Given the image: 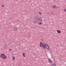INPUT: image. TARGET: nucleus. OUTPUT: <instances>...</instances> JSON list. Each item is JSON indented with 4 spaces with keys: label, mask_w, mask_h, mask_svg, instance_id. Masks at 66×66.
<instances>
[{
    "label": "nucleus",
    "mask_w": 66,
    "mask_h": 66,
    "mask_svg": "<svg viewBox=\"0 0 66 66\" xmlns=\"http://www.w3.org/2000/svg\"><path fill=\"white\" fill-rule=\"evenodd\" d=\"M0 57L1 59H3V60L6 59L7 57L4 54H1L0 55Z\"/></svg>",
    "instance_id": "f257e3e1"
},
{
    "label": "nucleus",
    "mask_w": 66,
    "mask_h": 66,
    "mask_svg": "<svg viewBox=\"0 0 66 66\" xmlns=\"http://www.w3.org/2000/svg\"><path fill=\"white\" fill-rule=\"evenodd\" d=\"M37 18V20L38 22H40L43 21V20L42 19L39 17H38V16L36 17Z\"/></svg>",
    "instance_id": "f03ea898"
},
{
    "label": "nucleus",
    "mask_w": 66,
    "mask_h": 66,
    "mask_svg": "<svg viewBox=\"0 0 66 66\" xmlns=\"http://www.w3.org/2000/svg\"><path fill=\"white\" fill-rule=\"evenodd\" d=\"M37 17H36L34 18V20L33 21V22H34V23H37L38 22V21H37Z\"/></svg>",
    "instance_id": "7ed1b4c3"
},
{
    "label": "nucleus",
    "mask_w": 66,
    "mask_h": 66,
    "mask_svg": "<svg viewBox=\"0 0 66 66\" xmlns=\"http://www.w3.org/2000/svg\"><path fill=\"white\" fill-rule=\"evenodd\" d=\"M47 44H42V47H43V49H46V45H47Z\"/></svg>",
    "instance_id": "20e7f679"
},
{
    "label": "nucleus",
    "mask_w": 66,
    "mask_h": 66,
    "mask_svg": "<svg viewBox=\"0 0 66 66\" xmlns=\"http://www.w3.org/2000/svg\"><path fill=\"white\" fill-rule=\"evenodd\" d=\"M45 48H46L47 50H49V46L47 44L45 47Z\"/></svg>",
    "instance_id": "39448f33"
},
{
    "label": "nucleus",
    "mask_w": 66,
    "mask_h": 66,
    "mask_svg": "<svg viewBox=\"0 0 66 66\" xmlns=\"http://www.w3.org/2000/svg\"><path fill=\"white\" fill-rule=\"evenodd\" d=\"M48 60L50 63H52V60H51L50 59H48Z\"/></svg>",
    "instance_id": "423d86ee"
},
{
    "label": "nucleus",
    "mask_w": 66,
    "mask_h": 66,
    "mask_svg": "<svg viewBox=\"0 0 66 66\" xmlns=\"http://www.w3.org/2000/svg\"><path fill=\"white\" fill-rule=\"evenodd\" d=\"M57 31L58 33H61V31L59 30H57Z\"/></svg>",
    "instance_id": "0eeeda50"
},
{
    "label": "nucleus",
    "mask_w": 66,
    "mask_h": 66,
    "mask_svg": "<svg viewBox=\"0 0 66 66\" xmlns=\"http://www.w3.org/2000/svg\"><path fill=\"white\" fill-rule=\"evenodd\" d=\"M17 28L16 27H15L14 28V31H17Z\"/></svg>",
    "instance_id": "6e6552de"
},
{
    "label": "nucleus",
    "mask_w": 66,
    "mask_h": 66,
    "mask_svg": "<svg viewBox=\"0 0 66 66\" xmlns=\"http://www.w3.org/2000/svg\"><path fill=\"white\" fill-rule=\"evenodd\" d=\"M56 6H55V5L54 6H52V8H53L54 9L55 7H56Z\"/></svg>",
    "instance_id": "1a4fd4ad"
},
{
    "label": "nucleus",
    "mask_w": 66,
    "mask_h": 66,
    "mask_svg": "<svg viewBox=\"0 0 66 66\" xmlns=\"http://www.w3.org/2000/svg\"><path fill=\"white\" fill-rule=\"evenodd\" d=\"M42 42H40V43L39 46L40 47H42Z\"/></svg>",
    "instance_id": "9d476101"
},
{
    "label": "nucleus",
    "mask_w": 66,
    "mask_h": 66,
    "mask_svg": "<svg viewBox=\"0 0 66 66\" xmlns=\"http://www.w3.org/2000/svg\"><path fill=\"white\" fill-rule=\"evenodd\" d=\"M24 57H25L26 56V54L24 53H22Z\"/></svg>",
    "instance_id": "9b49d317"
},
{
    "label": "nucleus",
    "mask_w": 66,
    "mask_h": 66,
    "mask_svg": "<svg viewBox=\"0 0 66 66\" xmlns=\"http://www.w3.org/2000/svg\"><path fill=\"white\" fill-rule=\"evenodd\" d=\"M12 58H13V60H15V57L13 56L12 57Z\"/></svg>",
    "instance_id": "f8f14e48"
},
{
    "label": "nucleus",
    "mask_w": 66,
    "mask_h": 66,
    "mask_svg": "<svg viewBox=\"0 0 66 66\" xmlns=\"http://www.w3.org/2000/svg\"><path fill=\"white\" fill-rule=\"evenodd\" d=\"M51 66H55V64H53L51 65Z\"/></svg>",
    "instance_id": "ddd939ff"
},
{
    "label": "nucleus",
    "mask_w": 66,
    "mask_h": 66,
    "mask_svg": "<svg viewBox=\"0 0 66 66\" xmlns=\"http://www.w3.org/2000/svg\"><path fill=\"white\" fill-rule=\"evenodd\" d=\"M7 47V46H6V45H5V46H4V48H6Z\"/></svg>",
    "instance_id": "4468645a"
},
{
    "label": "nucleus",
    "mask_w": 66,
    "mask_h": 66,
    "mask_svg": "<svg viewBox=\"0 0 66 66\" xmlns=\"http://www.w3.org/2000/svg\"><path fill=\"white\" fill-rule=\"evenodd\" d=\"M39 25H41V24H42V23L40 22L39 23Z\"/></svg>",
    "instance_id": "2eb2a0df"
},
{
    "label": "nucleus",
    "mask_w": 66,
    "mask_h": 66,
    "mask_svg": "<svg viewBox=\"0 0 66 66\" xmlns=\"http://www.w3.org/2000/svg\"><path fill=\"white\" fill-rule=\"evenodd\" d=\"M39 14H40V15H42V13H41L40 12H39Z\"/></svg>",
    "instance_id": "dca6fc26"
},
{
    "label": "nucleus",
    "mask_w": 66,
    "mask_h": 66,
    "mask_svg": "<svg viewBox=\"0 0 66 66\" xmlns=\"http://www.w3.org/2000/svg\"><path fill=\"white\" fill-rule=\"evenodd\" d=\"M2 7H3L4 6V4H3V5H2Z\"/></svg>",
    "instance_id": "f3484780"
},
{
    "label": "nucleus",
    "mask_w": 66,
    "mask_h": 66,
    "mask_svg": "<svg viewBox=\"0 0 66 66\" xmlns=\"http://www.w3.org/2000/svg\"><path fill=\"white\" fill-rule=\"evenodd\" d=\"M50 14H51L52 15H53V13H52V12H51Z\"/></svg>",
    "instance_id": "a211bd4d"
},
{
    "label": "nucleus",
    "mask_w": 66,
    "mask_h": 66,
    "mask_svg": "<svg viewBox=\"0 0 66 66\" xmlns=\"http://www.w3.org/2000/svg\"><path fill=\"white\" fill-rule=\"evenodd\" d=\"M64 12H66V10H64Z\"/></svg>",
    "instance_id": "6ab92c4d"
},
{
    "label": "nucleus",
    "mask_w": 66,
    "mask_h": 66,
    "mask_svg": "<svg viewBox=\"0 0 66 66\" xmlns=\"http://www.w3.org/2000/svg\"><path fill=\"white\" fill-rule=\"evenodd\" d=\"M50 12L51 13V12H50Z\"/></svg>",
    "instance_id": "aec40b11"
}]
</instances>
